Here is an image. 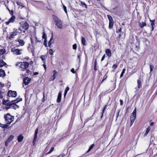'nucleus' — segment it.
<instances>
[{"label":"nucleus","mask_w":157,"mask_h":157,"mask_svg":"<svg viewBox=\"0 0 157 157\" xmlns=\"http://www.w3.org/2000/svg\"><path fill=\"white\" fill-rule=\"evenodd\" d=\"M21 100L22 98H20L19 99V100L17 99L11 101L12 103L10 106L7 107L6 108V109L7 110L8 109L10 108L13 109H18L19 107V106L17 105L16 104V103H17L18 102L21 101Z\"/></svg>","instance_id":"nucleus-1"},{"label":"nucleus","mask_w":157,"mask_h":157,"mask_svg":"<svg viewBox=\"0 0 157 157\" xmlns=\"http://www.w3.org/2000/svg\"><path fill=\"white\" fill-rule=\"evenodd\" d=\"M4 118L7 124H10L14 120V117L9 113L5 114Z\"/></svg>","instance_id":"nucleus-2"},{"label":"nucleus","mask_w":157,"mask_h":157,"mask_svg":"<svg viewBox=\"0 0 157 157\" xmlns=\"http://www.w3.org/2000/svg\"><path fill=\"white\" fill-rule=\"evenodd\" d=\"M20 65V68L21 69V70H24L27 68L29 66V63L28 62H17L16 64V66H18Z\"/></svg>","instance_id":"nucleus-3"},{"label":"nucleus","mask_w":157,"mask_h":157,"mask_svg":"<svg viewBox=\"0 0 157 157\" xmlns=\"http://www.w3.org/2000/svg\"><path fill=\"white\" fill-rule=\"evenodd\" d=\"M54 21L56 22V25L59 29H62V22L56 16L53 15Z\"/></svg>","instance_id":"nucleus-4"},{"label":"nucleus","mask_w":157,"mask_h":157,"mask_svg":"<svg viewBox=\"0 0 157 157\" xmlns=\"http://www.w3.org/2000/svg\"><path fill=\"white\" fill-rule=\"evenodd\" d=\"M29 27V25L27 22H25L24 24L21 25V27L19 28L18 30H20L21 31H23L24 33L27 30Z\"/></svg>","instance_id":"nucleus-5"},{"label":"nucleus","mask_w":157,"mask_h":157,"mask_svg":"<svg viewBox=\"0 0 157 157\" xmlns=\"http://www.w3.org/2000/svg\"><path fill=\"white\" fill-rule=\"evenodd\" d=\"M22 49H18V48H11V51L13 54L17 55H20L22 54L21 52L22 51Z\"/></svg>","instance_id":"nucleus-6"},{"label":"nucleus","mask_w":157,"mask_h":157,"mask_svg":"<svg viewBox=\"0 0 157 157\" xmlns=\"http://www.w3.org/2000/svg\"><path fill=\"white\" fill-rule=\"evenodd\" d=\"M136 108H135V109L133 110V112L131 114V125H132L133 123L134 122V121L136 119Z\"/></svg>","instance_id":"nucleus-7"},{"label":"nucleus","mask_w":157,"mask_h":157,"mask_svg":"<svg viewBox=\"0 0 157 157\" xmlns=\"http://www.w3.org/2000/svg\"><path fill=\"white\" fill-rule=\"evenodd\" d=\"M18 33V32H17V29H14L13 32L10 33V35L9 37V38L11 40H12L14 37L17 35V33Z\"/></svg>","instance_id":"nucleus-8"},{"label":"nucleus","mask_w":157,"mask_h":157,"mask_svg":"<svg viewBox=\"0 0 157 157\" xmlns=\"http://www.w3.org/2000/svg\"><path fill=\"white\" fill-rule=\"evenodd\" d=\"M30 39L32 45L36 43L37 42H40L39 40H37L36 33L34 34L33 36H32L30 38Z\"/></svg>","instance_id":"nucleus-9"},{"label":"nucleus","mask_w":157,"mask_h":157,"mask_svg":"<svg viewBox=\"0 0 157 157\" xmlns=\"http://www.w3.org/2000/svg\"><path fill=\"white\" fill-rule=\"evenodd\" d=\"M8 95L9 97H15L17 96V93L15 91L9 90L8 93Z\"/></svg>","instance_id":"nucleus-10"},{"label":"nucleus","mask_w":157,"mask_h":157,"mask_svg":"<svg viewBox=\"0 0 157 157\" xmlns=\"http://www.w3.org/2000/svg\"><path fill=\"white\" fill-rule=\"evenodd\" d=\"M14 136L13 135H10L6 140L5 143V145L6 147H7L9 143L11 142L13 139Z\"/></svg>","instance_id":"nucleus-11"},{"label":"nucleus","mask_w":157,"mask_h":157,"mask_svg":"<svg viewBox=\"0 0 157 157\" xmlns=\"http://www.w3.org/2000/svg\"><path fill=\"white\" fill-rule=\"evenodd\" d=\"M15 19V17L14 16H13L8 20V21L5 22V23L8 25L10 23H13L14 22Z\"/></svg>","instance_id":"nucleus-12"},{"label":"nucleus","mask_w":157,"mask_h":157,"mask_svg":"<svg viewBox=\"0 0 157 157\" xmlns=\"http://www.w3.org/2000/svg\"><path fill=\"white\" fill-rule=\"evenodd\" d=\"M30 81V79L28 77L25 78L23 79V82L25 85H28Z\"/></svg>","instance_id":"nucleus-13"},{"label":"nucleus","mask_w":157,"mask_h":157,"mask_svg":"<svg viewBox=\"0 0 157 157\" xmlns=\"http://www.w3.org/2000/svg\"><path fill=\"white\" fill-rule=\"evenodd\" d=\"M4 105H6L9 107L10 106L12 102L11 101H10L8 100H4L3 102Z\"/></svg>","instance_id":"nucleus-14"},{"label":"nucleus","mask_w":157,"mask_h":157,"mask_svg":"<svg viewBox=\"0 0 157 157\" xmlns=\"http://www.w3.org/2000/svg\"><path fill=\"white\" fill-rule=\"evenodd\" d=\"M105 52L107 55L108 56L109 58L111 57L112 56V53L111 50L109 49H106Z\"/></svg>","instance_id":"nucleus-15"},{"label":"nucleus","mask_w":157,"mask_h":157,"mask_svg":"<svg viewBox=\"0 0 157 157\" xmlns=\"http://www.w3.org/2000/svg\"><path fill=\"white\" fill-rule=\"evenodd\" d=\"M5 75L6 74L4 71L2 69H0V77H4Z\"/></svg>","instance_id":"nucleus-16"},{"label":"nucleus","mask_w":157,"mask_h":157,"mask_svg":"<svg viewBox=\"0 0 157 157\" xmlns=\"http://www.w3.org/2000/svg\"><path fill=\"white\" fill-rule=\"evenodd\" d=\"M61 92H59L58 94V97L57 99V102L58 103H59L60 102L61 98Z\"/></svg>","instance_id":"nucleus-17"},{"label":"nucleus","mask_w":157,"mask_h":157,"mask_svg":"<svg viewBox=\"0 0 157 157\" xmlns=\"http://www.w3.org/2000/svg\"><path fill=\"white\" fill-rule=\"evenodd\" d=\"M137 84H138V88H136V91L138 90L141 87V81L139 79L137 80Z\"/></svg>","instance_id":"nucleus-18"},{"label":"nucleus","mask_w":157,"mask_h":157,"mask_svg":"<svg viewBox=\"0 0 157 157\" xmlns=\"http://www.w3.org/2000/svg\"><path fill=\"white\" fill-rule=\"evenodd\" d=\"M139 24L140 27L141 28H142L144 27L146 25V23L144 22H142L141 23L139 22Z\"/></svg>","instance_id":"nucleus-19"},{"label":"nucleus","mask_w":157,"mask_h":157,"mask_svg":"<svg viewBox=\"0 0 157 157\" xmlns=\"http://www.w3.org/2000/svg\"><path fill=\"white\" fill-rule=\"evenodd\" d=\"M23 137L21 135H19L17 137V140L19 142H21L23 140Z\"/></svg>","instance_id":"nucleus-20"},{"label":"nucleus","mask_w":157,"mask_h":157,"mask_svg":"<svg viewBox=\"0 0 157 157\" xmlns=\"http://www.w3.org/2000/svg\"><path fill=\"white\" fill-rule=\"evenodd\" d=\"M17 41L19 42V45L23 46L24 44V42L23 40L19 39L17 40Z\"/></svg>","instance_id":"nucleus-21"},{"label":"nucleus","mask_w":157,"mask_h":157,"mask_svg":"<svg viewBox=\"0 0 157 157\" xmlns=\"http://www.w3.org/2000/svg\"><path fill=\"white\" fill-rule=\"evenodd\" d=\"M151 129V128L150 126H148L146 129V131L144 134V136H146L147 135Z\"/></svg>","instance_id":"nucleus-22"},{"label":"nucleus","mask_w":157,"mask_h":157,"mask_svg":"<svg viewBox=\"0 0 157 157\" xmlns=\"http://www.w3.org/2000/svg\"><path fill=\"white\" fill-rule=\"evenodd\" d=\"M6 64V63L4 62L2 60H0V67H2Z\"/></svg>","instance_id":"nucleus-23"},{"label":"nucleus","mask_w":157,"mask_h":157,"mask_svg":"<svg viewBox=\"0 0 157 157\" xmlns=\"http://www.w3.org/2000/svg\"><path fill=\"white\" fill-rule=\"evenodd\" d=\"M81 42L82 44L83 45H86V40L85 38L82 36H81Z\"/></svg>","instance_id":"nucleus-24"},{"label":"nucleus","mask_w":157,"mask_h":157,"mask_svg":"<svg viewBox=\"0 0 157 157\" xmlns=\"http://www.w3.org/2000/svg\"><path fill=\"white\" fill-rule=\"evenodd\" d=\"M8 124H0V126L3 128H7L8 127Z\"/></svg>","instance_id":"nucleus-25"},{"label":"nucleus","mask_w":157,"mask_h":157,"mask_svg":"<svg viewBox=\"0 0 157 157\" xmlns=\"http://www.w3.org/2000/svg\"><path fill=\"white\" fill-rule=\"evenodd\" d=\"M113 24L114 23L113 21H109V29H111L112 28L113 26Z\"/></svg>","instance_id":"nucleus-26"},{"label":"nucleus","mask_w":157,"mask_h":157,"mask_svg":"<svg viewBox=\"0 0 157 157\" xmlns=\"http://www.w3.org/2000/svg\"><path fill=\"white\" fill-rule=\"evenodd\" d=\"M80 5L83 7H85V8H87V6L85 3L83 2H80Z\"/></svg>","instance_id":"nucleus-27"},{"label":"nucleus","mask_w":157,"mask_h":157,"mask_svg":"<svg viewBox=\"0 0 157 157\" xmlns=\"http://www.w3.org/2000/svg\"><path fill=\"white\" fill-rule=\"evenodd\" d=\"M38 129L37 128L36 129L35 132V135L34 137H35V139H36L37 138V134L38 133Z\"/></svg>","instance_id":"nucleus-28"},{"label":"nucleus","mask_w":157,"mask_h":157,"mask_svg":"<svg viewBox=\"0 0 157 157\" xmlns=\"http://www.w3.org/2000/svg\"><path fill=\"white\" fill-rule=\"evenodd\" d=\"M94 146V144H91L86 152H89L93 148Z\"/></svg>","instance_id":"nucleus-29"},{"label":"nucleus","mask_w":157,"mask_h":157,"mask_svg":"<svg viewBox=\"0 0 157 157\" xmlns=\"http://www.w3.org/2000/svg\"><path fill=\"white\" fill-rule=\"evenodd\" d=\"M6 52L5 49H0V55H2L3 54L5 53Z\"/></svg>","instance_id":"nucleus-30"},{"label":"nucleus","mask_w":157,"mask_h":157,"mask_svg":"<svg viewBox=\"0 0 157 157\" xmlns=\"http://www.w3.org/2000/svg\"><path fill=\"white\" fill-rule=\"evenodd\" d=\"M150 21L151 22V26H154L155 25V20H150Z\"/></svg>","instance_id":"nucleus-31"},{"label":"nucleus","mask_w":157,"mask_h":157,"mask_svg":"<svg viewBox=\"0 0 157 157\" xmlns=\"http://www.w3.org/2000/svg\"><path fill=\"white\" fill-rule=\"evenodd\" d=\"M107 17L108 19L109 20V21H113L112 17L111 16L109 15H108Z\"/></svg>","instance_id":"nucleus-32"},{"label":"nucleus","mask_w":157,"mask_h":157,"mask_svg":"<svg viewBox=\"0 0 157 157\" xmlns=\"http://www.w3.org/2000/svg\"><path fill=\"white\" fill-rule=\"evenodd\" d=\"M125 71V68H124L123 69L122 72L120 75L121 77L123 76V74L124 73Z\"/></svg>","instance_id":"nucleus-33"},{"label":"nucleus","mask_w":157,"mask_h":157,"mask_svg":"<svg viewBox=\"0 0 157 157\" xmlns=\"http://www.w3.org/2000/svg\"><path fill=\"white\" fill-rule=\"evenodd\" d=\"M106 105H105V106H104V108L102 110V112L101 113V118H102V117H103V115L104 111L106 109Z\"/></svg>","instance_id":"nucleus-34"},{"label":"nucleus","mask_w":157,"mask_h":157,"mask_svg":"<svg viewBox=\"0 0 157 157\" xmlns=\"http://www.w3.org/2000/svg\"><path fill=\"white\" fill-rule=\"evenodd\" d=\"M42 38L43 39H44L45 40H46L47 36H46V35L45 33L44 32L43 33V36H42Z\"/></svg>","instance_id":"nucleus-35"},{"label":"nucleus","mask_w":157,"mask_h":157,"mask_svg":"<svg viewBox=\"0 0 157 157\" xmlns=\"http://www.w3.org/2000/svg\"><path fill=\"white\" fill-rule=\"evenodd\" d=\"M54 53V51L52 50V49H50L49 50V53L51 55H53V54Z\"/></svg>","instance_id":"nucleus-36"},{"label":"nucleus","mask_w":157,"mask_h":157,"mask_svg":"<svg viewBox=\"0 0 157 157\" xmlns=\"http://www.w3.org/2000/svg\"><path fill=\"white\" fill-rule=\"evenodd\" d=\"M154 68V66L153 65H150V71H152V70H153Z\"/></svg>","instance_id":"nucleus-37"},{"label":"nucleus","mask_w":157,"mask_h":157,"mask_svg":"<svg viewBox=\"0 0 157 157\" xmlns=\"http://www.w3.org/2000/svg\"><path fill=\"white\" fill-rule=\"evenodd\" d=\"M54 149V148L53 147H51L50 151L47 153V154H49L51 153L53 151Z\"/></svg>","instance_id":"nucleus-38"},{"label":"nucleus","mask_w":157,"mask_h":157,"mask_svg":"<svg viewBox=\"0 0 157 157\" xmlns=\"http://www.w3.org/2000/svg\"><path fill=\"white\" fill-rule=\"evenodd\" d=\"M55 75H53V76L51 77V81H53L55 78Z\"/></svg>","instance_id":"nucleus-39"},{"label":"nucleus","mask_w":157,"mask_h":157,"mask_svg":"<svg viewBox=\"0 0 157 157\" xmlns=\"http://www.w3.org/2000/svg\"><path fill=\"white\" fill-rule=\"evenodd\" d=\"M63 9L65 13L67 14V10L66 7L65 6H63Z\"/></svg>","instance_id":"nucleus-40"},{"label":"nucleus","mask_w":157,"mask_h":157,"mask_svg":"<svg viewBox=\"0 0 157 157\" xmlns=\"http://www.w3.org/2000/svg\"><path fill=\"white\" fill-rule=\"evenodd\" d=\"M77 48V45L76 44H75L73 45V49L74 50H76Z\"/></svg>","instance_id":"nucleus-41"},{"label":"nucleus","mask_w":157,"mask_h":157,"mask_svg":"<svg viewBox=\"0 0 157 157\" xmlns=\"http://www.w3.org/2000/svg\"><path fill=\"white\" fill-rule=\"evenodd\" d=\"M52 38H51V39H50V40H49L48 43V45L49 46H50L52 44V43L51 42V41H52Z\"/></svg>","instance_id":"nucleus-42"},{"label":"nucleus","mask_w":157,"mask_h":157,"mask_svg":"<svg viewBox=\"0 0 157 157\" xmlns=\"http://www.w3.org/2000/svg\"><path fill=\"white\" fill-rule=\"evenodd\" d=\"M40 58L42 60L44 61L45 59V56H40Z\"/></svg>","instance_id":"nucleus-43"},{"label":"nucleus","mask_w":157,"mask_h":157,"mask_svg":"<svg viewBox=\"0 0 157 157\" xmlns=\"http://www.w3.org/2000/svg\"><path fill=\"white\" fill-rule=\"evenodd\" d=\"M16 3L17 4V5H18L19 6H22V4L20 2H16Z\"/></svg>","instance_id":"nucleus-44"},{"label":"nucleus","mask_w":157,"mask_h":157,"mask_svg":"<svg viewBox=\"0 0 157 157\" xmlns=\"http://www.w3.org/2000/svg\"><path fill=\"white\" fill-rule=\"evenodd\" d=\"M43 62L44 63L43 64V65L44 67L45 70H46V65H45V62L44 61Z\"/></svg>","instance_id":"nucleus-45"},{"label":"nucleus","mask_w":157,"mask_h":157,"mask_svg":"<svg viewBox=\"0 0 157 157\" xmlns=\"http://www.w3.org/2000/svg\"><path fill=\"white\" fill-rule=\"evenodd\" d=\"M117 67V65L116 64H114L113 66V68L114 69H115Z\"/></svg>","instance_id":"nucleus-46"},{"label":"nucleus","mask_w":157,"mask_h":157,"mask_svg":"<svg viewBox=\"0 0 157 157\" xmlns=\"http://www.w3.org/2000/svg\"><path fill=\"white\" fill-rule=\"evenodd\" d=\"M81 54H80L79 55H78V59H79V62L80 61V59H81Z\"/></svg>","instance_id":"nucleus-47"},{"label":"nucleus","mask_w":157,"mask_h":157,"mask_svg":"<svg viewBox=\"0 0 157 157\" xmlns=\"http://www.w3.org/2000/svg\"><path fill=\"white\" fill-rule=\"evenodd\" d=\"M121 28H120L119 29H118L117 31H116V32L117 33H119V32H120L121 31Z\"/></svg>","instance_id":"nucleus-48"},{"label":"nucleus","mask_w":157,"mask_h":157,"mask_svg":"<svg viewBox=\"0 0 157 157\" xmlns=\"http://www.w3.org/2000/svg\"><path fill=\"white\" fill-rule=\"evenodd\" d=\"M120 104L121 105H122L123 104V101L121 99H120Z\"/></svg>","instance_id":"nucleus-49"},{"label":"nucleus","mask_w":157,"mask_h":157,"mask_svg":"<svg viewBox=\"0 0 157 157\" xmlns=\"http://www.w3.org/2000/svg\"><path fill=\"white\" fill-rule=\"evenodd\" d=\"M4 86V84L0 82V87H3Z\"/></svg>","instance_id":"nucleus-50"},{"label":"nucleus","mask_w":157,"mask_h":157,"mask_svg":"<svg viewBox=\"0 0 157 157\" xmlns=\"http://www.w3.org/2000/svg\"><path fill=\"white\" fill-rule=\"evenodd\" d=\"M71 71L73 73H75V70L73 68H72L71 69Z\"/></svg>","instance_id":"nucleus-51"},{"label":"nucleus","mask_w":157,"mask_h":157,"mask_svg":"<svg viewBox=\"0 0 157 157\" xmlns=\"http://www.w3.org/2000/svg\"><path fill=\"white\" fill-rule=\"evenodd\" d=\"M43 97L41 99V101L42 102H44V94L43 93Z\"/></svg>","instance_id":"nucleus-52"},{"label":"nucleus","mask_w":157,"mask_h":157,"mask_svg":"<svg viewBox=\"0 0 157 157\" xmlns=\"http://www.w3.org/2000/svg\"><path fill=\"white\" fill-rule=\"evenodd\" d=\"M36 141V139H35V137H34L33 140V145H34V144H35V143Z\"/></svg>","instance_id":"nucleus-53"},{"label":"nucleus","mask_w":157,"mask_h":157,"mask_svg":"<svg viewBox=\"0 0 157 157\" xmlns=\"http://www.w3.org/2000/svg\"><path fill=\"white\" fill-rule=\"evenodd\" d=\"M69 90V88L67 86L66 88V89H65V91L67 92Z\"/></svg>","instance_id":"nucleus-54"},{"label":"nucleus","mask_w":157,"mask_h":157,"mask_svg":"<svg viewBox=\"0 0 157 157\" xmlns=\"http://www.w3.org/2000/svg\"><path fill=\"white\" fill-rule=\"evenodd\" d=\"M105 54H104L102 57V58H101V61H102L104 59H105Z\"/></svg>","instance_id":"nucleus-55"},{"label":"nucleus","mask_w":157,"mask_h":157,"mask_svg":"<svg viewBox=\"0 0 157 157\" xmlns=\"http://www.w3.org/2000/svg\"><path fill=\"white\" fill-rule=\"evenodd\" d=\"M53 75H56L57 74V72L55 70L53 71Z\"/></svg>","instance_id":"nucleus-56"},{"label":"nucleus","mask_w":157,"mask_h":157,"mask_svg":"<svg viewBox=\"0 0 157 157\" xmlns=\"http://www.w3.org/2000/svg\"><path fill=\"white\" fill-rule=\"evenodd\" d=\"M107 78V75H105L103 77V79H104V80H105V79H106Z\"/></svg>","instance_id":"nucleus-57"},{"label":"nucleus","mask_w":157,"mask_h":157,"mask_svg":"<svg viewBox=\"0 0 157 157\" xmlns=\"http://www.w3.org/2000/svg\"><path fill=\"white\" fill-rule=\"evenodd\" d=\"M97 60H96V59L95 60V61L94 67H96V66L97 65Z\"/></svg>","instance_id":"nucleus-58"},{"label":"nucleus","mask_w":157,"mask_h":157,"mask_svg":"<svg viewBox=\"0 0 157 157\" xmlns=\"http://www.w3.org/2000/svg\"><path fill=\"white\" fill-rule=\"evenodd\" d=\"M38 73L37 72H34L33 73V74L34 75H38Z\"/></svg>","instance_id":"nucleus-59"},{"label":"nucleus","mask_w":157,"mask_h":157,"mask_svg":"<svg viewBox=\"0 0 157 157\" xmlns=\"http://www.w3.org/2000/svg\"><path fill=\"white\" fill-rule=\"evenodd\" d=\"M119 111L118 113H117V117H118V116H119Z\"/></svg>","instance_id":"nucleus-60"},{"label":"nucleus","mask_w":157,"mask_h":157,"mask_svg":"<svg viewBox=\"0 0 157 157\" xmlns=\"http://www.w3.org/2000/svg\"><path fill=\"white\" fill-rule=\"evenodd\" d=\"M67 92L66 91H65L64 93V96H65L66 95Z\"/></svg>","instance_id":"nucleus-61"},{"label":"nucleus","mask_w":157,"mask_h":157,"mask_svg":"<svg viewBox=\"0 0 157 157\" xmlns=\"http://www.w3.org/2000/svg\"><path fill=\"white\" fill-rule=\"evenodd\" d=\"M154 124V123L153 122H151L150 124V126H153V124Z\"/></svg>","instance_id":"nucleus-62"},{"label":"nucleus","mask_w":157,"mask_h":157,"mask_svg":"<svg viewBox=\"0 0 157 157\" xmlns=\"http://www.w3.org/2000/svg\"><path fill=\"white\" fill-rule=\"evenodd\" d=\"M154 29V26H152L151 31H153Z\"/></svg>","instance_id":"nucleus-63"},{"label":"nucleus","mask_w":157,"mask_h":157,"mask_svg":"<svg viewBox=\"0 0 157 157\" xmlns=\"http://www.w3.org/2000/svg\"><path fill=\"white\" fill-rule=\"evenodd\" d=\"M3 93V92L0 90V95L2 94Z\"/></svg>","instance_id":"nucleus-64"}]
</instances>
